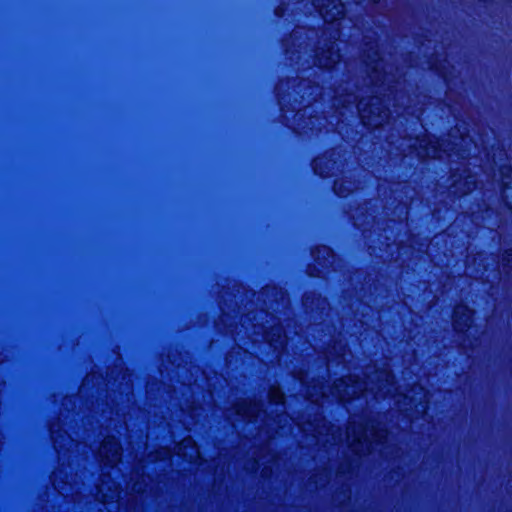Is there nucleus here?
<instances>
[{"instance_id":"1","label":"nucleus","mask_w":512,"mask_h":512,"mask_svg":"<svg viewBox=\"0 0 512 512\" xmlns=\"http://www.w3.org/2000/svg\"><path fill=\"white\" fill-rule=\"evenodd\" d=\"M362 62L369 78L370 93L367 100L362 97L357 104V109L362 123L369 128H379L389 119V111L384 105V100L377 94L383 91L393 92V84L396 83L397 69L392 64L384 61L379 55L376 42L366 43Z\"/></svg>"},{"instance_id":"2","label":"nucleus","mask_w":512,"mask_h":512,"mask_svg":"<svg viewBox=\"0 0 512 512\" xmlns=\"http://www.w3.org/2000/svg\"><path fill=\"white\" fill-rule=\"evenodd\" d=\"M366 374L368 382L350 375L337 380L332 387H326L323 383H318L312 387L313 391H306V396L315 403L329 394L343 402L358 397L364 392L373 393L376 399L395 397L397 388L394 384V376L388 368L375 370L373 374Z\"/></svg>"},{"instance_id":"3","label":"nucleus","mask_w":512,"mask_h":512,"mask_svg":"<svg viewBox=\"0 0 512 512\" xmlns=\"http://www.w3.org/2000/svg\"><path fill=\"white\" fill-rule=\"evenodd\" d=\"M313 5L331 30L329 38L323 40L315 51L313 64L323 68L331 69L337 64L341 55L339 48H336V41L340 37V24L337 23L344 15V7L340 0H313Z\"/></svg>"},{"instance_id":"4","label":"nucleus","mask_w":512,"mask_h":512,"mask_svg":"<svg viewBox=\"0 0 512 512\" xmlns=\"http://www.w3.org/2000/svg\"><path fill=\"white\" fill-rule=\"evenodd\" d=\"M346 438L351 450L355 454L362 455L370 453L374 444L384 443L387 432L376 428L374 424H367L363 421L357 422L352 419L347 427Z\"/></svg>"},{"instance_id":"5","label":"nucleus","mask_w":512,"mask_h":512,"mask_svg":"<svg viewBox=\"0 0 512 512\" xmlns=\"http://www.w3.org/2000/svg\"><path fill=\"white\" fill-rule=\"evenodd\" d=\"M290 81H281L277 87L278 101L280 105L285 102H289L293 98L294 102L298 103V107L293 106V110H298L296 116L302 117L305 115V111L301 113V106H308L321 95V88L319 85L312 83L308 79H301L299 81L293 80V93L287 92L286 88H289Z\"/></svg>"},{"instance_id":"6","label":"nucleus","mask_w":512,"mask_h":512,"mask_svg":"<svg viewBox=\"0 0 512 512\" xmlns=\"http://www.w3.org/2000/svg\"><path fill=\"white\" fill-rule=\"evenodd\" d=\"M409 148H414L420 158H439L442 159L444 155L451 157L456 154L461 158H466L469 153L466 150L458 148V144L447 143L446 140H439L436 138H423L415 139L413 144L408 145Z\"/></svg>"},{"instance_id":"7","label":"nucleus","mask_w":512,"mask_h":512,"mask_svg":"<svg viewBox=\"0 0 512 512\" xmlns=\"http://www.w3.org/2000/svg\"><path fill=\"white\" fill-rule=\"evenodd\" d=\"M309 34H314V31L306 30L304 28L295 29L285 41V53L291 62L301 65L304 69V63H301L303 55L307 54L308 44L307 39H310Z\"/></svg>"},{"instance_id":"8","label":"nucleus","mask_w":512,"mask_h":512,"mask_svg":"<svg viewBox=\"0 0 512 512\" xmlns=\"http://www.w3.org/2000/svg\"><path fill=\"white\" fill-rule=\"evenodd\" d=\"M316 424L308 423L306 426L301 427L304 432H311L312 436L319 442H331L337 444L341 441V433L339 429L330 426L324 419H316Z\"/></svg>"},{"instance_id":"9","label":"nucleus","mask_w":512,"mask_h":512,"mask_svg":"<svg viewBox=\"0 0 512 512\" xmlns=\"http://www.w3.org/2000/svg\"><path fill=\"white\" fill-rule=\"evenodd\" d=\"M50 432L59 460L64 458L66 453H70L74 448H78L79 443L65 431H62L58 424H52L50 426Z\"/></svg>"},{"instance_id":"10","label":"nucleus","mask_w":512,"mask_h":512,"mask_svg":"<svg viewBox=\"0 0 512 512\" xmlns=\"http://www.w3.org/2000/svg\"><path fill=\"white\" fill-rule=\"evenodd\" d=\"M121 455L122 447L119 441L113 436L106 437L99 448L101 461L106 465L114 466L120 461Z\"/></svg>"},{"instance_id":"11","label":"nucleus","mask_w":512,"mask_h":512,"mask_svg":"<svg viewBox=\"0 0 512 512\" xmlns=\"http://www.w3.org/2000/svg\"><path fill=\"white\" fill-rule=\"evenodd\" d=\"M262 403L251 401V400H241L234 405V410L236 415L241 417L248 422L256 421L261 418L262 415L265 414V411L262 409Z\"/></svg>"},{"instance_id":"12","label":"nucleus","mask_w":512,"mask_h":512,"mask_svg":"<svg viewBox=\"0 0 512 512\" xmlns=\"http://www.w3.org/2000/svg\"><path fill=\"white\" fill-rule=\"evenodd\" d=\"M334 155V152H330L323 156L317 157L313 161V169L315 173L320 175L321 177L332 176L335 173V171L339 169L337 161L333 158Z\"/></svg>"},{"instance_id":"13","label":"nucleus","mask_w":512,"mask_h":512,"mask_svg":"<svg viewBox=\"0 0 512 512\" xmlns=\"http://www.w3.org/2000/svg\"><path fill=\"white\" fill-rule=\"evenodd\" d=\"M473 311L466 305H458L454 309L453 326L456 331L467 330L472 323Z\"/></svg>"},{"instance_id":"14","label":"nucleus","mask_w":512,"mask_h":512,"mask_svg":"<svg viewBox=\"0 0 512 512\" xmlns=\"http://www.w3.org/2000/svg\"><path fill=\"white\" fill-rule=\"evenodd\" d=\"M176 450L178 455L187 459L189 462L196 461L200 456L199 449L191 437L183 439L177 445Z\"/></svg>"},{"instance_id":"15","label":"nucleus","mask_w":512,"mask_h":512,"mask_svg":"<svg viewBox=\"0 0 512 512\" xmlns=\"http://www.w3.org/2000/svg\"><path fill=\"white\" fill-rule=\"evenodd\" d=\"M108 476L103 475L100 483L98 484V493L101 495V500L104 503H108L111 501H114L115 499H118L120 491L118 485H116L114 482L108 483L106 479Z\"/></svg>"},{"instance_id":"16","label":"nucleus","mask_w":512,"mask_h":512,"mask_svg":"<svg viewBox=\"0 0 512 512\" xmlns=\"http://www.w3.org/2000/svg\"><path fill=\"white\" fill-rule=\"evenodd\" d=\"M63 470L61 468L57 469L53 472L52 475V482L54 485V488L64 496L65 498H71L73 501H76V498L74 497V494L72 493L73 487L72 485L62 479Z\"/></svg>"},{"instance_id":"17","label":"nucleus","mask_w":512,"mask_h":512,"mask_svg":"<svg viewBox=\"0 0 512 512\" xmlns=\"http://www.w3.org/2000/svg\"><path fill=\"white\" fill-rule=\"evenodd\" d=\"M312 255L319 266L327 268L334 264L335 256L327 246H321L313 250Z\"/></svg>"},{"instance_id":"18","label":"nucleus","mask_w":512,"mask_h":512,"mask_svg":"<svg viewBox=\"0 0 512 512\" xmlns=\"http://www.w3.org/2000/svg\"><path fill=\"white\" fill-rule=\"evenodd\" d=\"M358 97L359 96L355 95L354 93H346V89L339 88L335 92L333 106L336 109L348 108L356 103Z\"/></svg>"},{"instance_id":"19","label":"nucleus","mask_w":512,"mask_h":512,"mask_svg":"<svg viewBox=\"0 0 512 512\" xmlns=\"http://www.w3.org/2000/svg\"><path fill=\"white\" fill-rule=\"evenodd\" d=\"M265 337L275 350L283 348L286 343V337L281 326L272 327L271 334H266Z\"/></svg>"},{"instance_id":"20","label":"nucleus","mask_w":512,"mask_h":512,"mask_svg":"<svg viewBox=\"0 0 512 512\" xmlns=\"http://www.w3.org/2000/svg\"><path fill=\"white\" fill-rule=\"evenodd\" d=\"M333 189L337 195L345 197L352 191L358 189V185L351 180L338 179L334 182Z\"/></svg>"},{"instance_id":"21","label":"nucleus","mask_w":512,"mask_h":512,"mask_svg":"<svg viewBox=\"0 0 512 512\" xmlns=\"http://www.w3.org/2000/svg\"><path fill=\"white\" fill-rule=\"evenodd\" d=\"M303 304L308 310H310V312L314 311V304L317 309L321 310V313H323V311L328 307L326 299H323L321 297H315L314 295L308 294L304 296Z\"/></svg>"},{"instance_id":"22","label":"nucleus","mask_w":512,"mask_h":512,"mask_svg":"<svg viewBox=\"0 0 512 512\" xmlns=\"http://www.w3.org/2000/svg\"><path fill=\"white\" fill-rule=\"evenodd\" d=\"M261 295L263 297H270L274 296L276 301H281V303L286 304L288 302L287 296L285 292H283L281 289H278L276 287H265L263 291L261 292Z\"/></svg>"},{"instance_id":"23","label":"nucleus","mask_w":512,"mask_h":512,"mask_svg":"<svg viewBox=\"0 0 512 512\" xmlns=\"http://www.w3.org/2000/svg\"><path fill=\"white\" fill-rule=\"evenodd\" d=\"M461 182L458 183V181H454L453 186L455 188L454 192H459L461 194H466L470 191H472L476 187V180L472 176H467L466 180L463 184V188L461 187Z\"/></svg>"},{"instance_id":"24","label":"nucleus","mask_w":512,"mask_h":512,"mask_svg":"<svg viewBox=\"0 0 512 512\" xmlns=\"http://www.w3.org/2000/svg\"><path fill=\"white\" fill-rule=\"evenodd\" d=\"M268 398L271 403L281 406L284 405V394L279 387H271L268 393Z\"/></svg>"},{"instance_id":"25","label":"nucleus","mask_w":512,"mask_h":512,"mask_svg":"<svg viewBox=\"0 0 512 512\" xmlns=\"http://www.w3.org/2000/svg\"><path fill=\"white\" fill-rule=\"evenodd\" d=\"M288 420H289L288 415H286L285 413H281V414H278L273 421L276 423L278 428L283 429Z\"/></svg>"},{"instance_id":"26","label":"nucleus","mask_w":512,"mask_h":512,"mask_svg":"<svg viewBox=\"0 0 512 512\" xmlns=\"http://www.w3.org/2000/svg\"><path fill=\"white\" fill-rule=\"evenodd\" d=\"M512 263V250L505 251L502 256V264L504 267L509 266Z\"/></svg>"},{"instance_id":"27","label":"nucleus","mask_w":512,"mask_h":512,"mask_svg":"<svg viewBox=\"0 0 512 512\" xmlns=\"http://www.w3.org/2000/svg\"><path fill=\"white\" fill-rule=\"evenodd\" d=\"M308 273L310 276H317V277H320L323 274V272L318 270L316 267H314L313 269L311 267H309Z\"/></svg>"},{"instance_id":"28","label":"nucleus","mask_w":512,"mask_h":512,"mask_svg":"<svg viewBox=\"0 0 512 512\" xmlns=\"http://www.w3.org/2000/svg\"><path fill=\"white\" fill-rule=\"evenodd\" d=\"M500 173H501V175H508V174H511V173H512V170H511V168H510V167H506V166H504V167H502V168L500 169Z\"/></svg>"},{"instance_id":"29","label":"nucleus","mask_w":512,"mask_h":512,"mask_svg":"<svg viewBox=\"0 0 512 512\" xmlns=\"http://www.w3.org/2000/svg\"><path fill=\"white\" fill-rule=\"evenodd\" d=\"M319 118L317 117H311L309 118V129L313 130L315 125H314V121H318Z\"/></svg>"},{"instance_id":"30","label":"nucleus","mask_w":512,"mask_h":512,"mask_svg":"<svg viewBox=\"0 0 512 512\" xmlns=\"http://www.w3.org/2000/svg\"><path fill=\"white\" fill-rule=\"evenodd\" d=\"M353 219H354V223H355V225H357V226H359V227H361V226H363V225H364V222H360V221H359V218H358L357 216L353 215Z\"/></svg>"},{"instance_id":"31","label":"nucleus","mask_w":512,"mask_h":512,"mask_svg":"<svg viewBox=\"0 0 512 512\" xmlns=\"http://www.w3.org/2000/svg\"><path fill=\"white\" fill-rule=\"evenodd\" d=\"M426 397H427V395H426V394H424V395H423L424 402H423V403H422V402H420V405H421V408H422V410H423V411H425V410H426V408H427V406H426V404H427Z\"/></svg>"},{"instance_id":"32","label":"nucleus","mask_w":512,"mask_h":512,"mask_svg":"<svg viewBox=\"0 0 512 512\" xmlns=\"http://www.w3.org/2000/svg\"><path fill=\"white\" fill-rule=\"evenodd\" d=\"M161 454V458H166L170 456V452L168 450H163Z\"/></svg>"},{"instance_id":"33","label":"nucleus","mask_w":512,"mask_h":512,"mask_svg":"<svg viewBox=\"0 0 512 512\" xmlns=\"http://www.w3.org/2000/svg\"><path fill=\"white\" fill-rule=\"evenodd\" d=\"M469 141H470V139H468V137H462L461 138V143H463L465 145H467Z\"/></svg>"},{"instance_id":"34","label":"nucleus","mask_w":512,"mask_h":512,"mask_svg":"<svg viewBox=\"0 0 512 512\" xmlns=\"http://www.w3.org/2000/svg\"><path fill=\"white\" fill-rule=\"evenodd\" d=\"M404 398H405V399H409V400H410V403H413V402H414V398H413L412 396L404 395Z\"/></svg>"},{"instance_id":"35","label":"nucleus","mask_w":512,"mask_h":512,"mask_svg":"<svg viewBox=\"0 0 512 512\" xmlns=\"http://www.w3.org/2000/svg\"><path fill=\"white\" fill-rule=\"evenodd\" d=\"M268 308L273 309V310H275V309H276V308L274 307L273 303H269V304H268Z\"/></svg>"},{"instance_id":"36","label":"nucleus","mask_w":512,"mask_h":512,"mask_svg":"<svg viewBox=\"0 0 512 512\" xmlns=\"http://www.w3.org/2000/svg\"><path fill=\"white\" fill-rule=\"evenodd\" d=\"M276 14H277L278 16H281V15H282V14L280 13V8L276 9Z\"/></svg>"},{"instance_id":"37","label":"nucleus","mask_w":512,"mask_h":512,"mask_svg":"<svg viewBox=\"0 0 512 512\" xmlns=\"http://www.w3.org/2000/svg\"><path fill=\"white\" fill-rule=\"evenodd\" d=\"M299 380H300V382H301L302 384H304V382H305V381H304L303 377H300V378H299Z\"/></svg>"},{"instance_id":"38","label":"nucleus","mask_w":512,"mask_h":512,"mask_svg":"<svg viewBox=\"0 0 512 512\" xmlns=\"http://www.w3.org/2000/svg\"><path fill=\"white\" fill-rule=\"evenodd\" d=\"M373 3H379L381 0H371Z\"/></svg>"}]
</instances>
